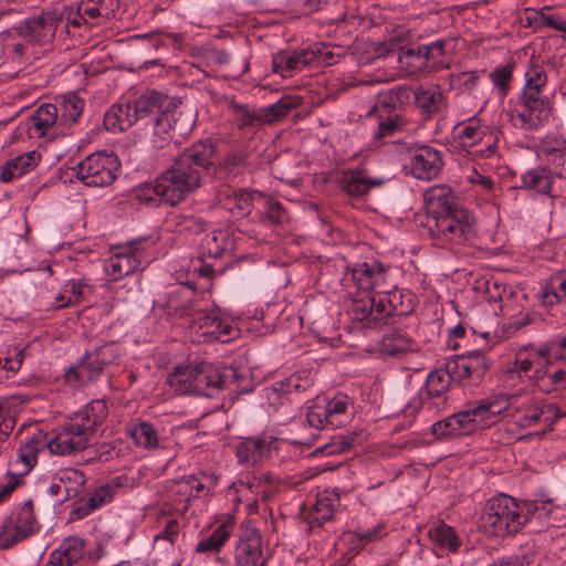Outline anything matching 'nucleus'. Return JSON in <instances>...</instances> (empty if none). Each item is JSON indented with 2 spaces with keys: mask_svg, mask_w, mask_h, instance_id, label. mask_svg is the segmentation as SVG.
<instances>
[{
  "mask_svg": "<svg viewBox=\"0 0 566 566\" xmlns=\"http://www.w3.org/2000/svg\"><path fill=\"white\" fill-rule=\"evenodd\" d=\"M218 146L219 143L212 138L193 143L174 159L172 165L154 184L146 186L138 198L151 206H176L202 186L206 174L224 184L242 176L248 168L249 153L230 149L214 161Z\"/></svg>",
  "mask_w": 566,
  "mask_h": 566,
  "instance_id": "obj_1",
  "label": "nucleus"
},
{
  "mask_svg": "<svg viewBox=\"0 0 566 566\" xmlns=\"http://www.w3.org/2000/svg\"><path fill=\"white\" fill-rule=\"evenodd\" d=\"M129 102L136 123L145 120L151 125L150 142L156 149L187 137L196 125L195 114L185 109L180 99L164 93L148 91Z\"/></svg>",
  "mask_w": 566,
  "mask_h": 566,
  "instance_id": "obj_2",
  "label": "nucleus"
},
{
  "mask_svg": "<svg viewBox=\"0 0 566 566\" xmlns=\"http://www.w3.org/2000/svg\"><path fill=\"white\" fill-rule=\"evenodd\" d=\"M427 227L433 240L465 244L475 237V218L458 202L455 192L447 185H436L424 195Z\"/></svg>",
  "mask_w": 566,
  "mask_h": 566,
  "instance_id": "obj_3",
  "label": "nucleus"
},
{
  "mask_svg": "<svg viewBox=\"0 0 566 566\" xmlns=\"http://www.w3.org/2000/svg\"><path fill=\"white\" fill-rule=\"evenodd\" d=\"M509 406L506 396L471 401L463 410L434 422L431 433L438 439L471 434L494 423Z\"/></svg>",
  "mask_w": 566,
  "mask_h": 566,
  "instance_id": "obj_4",
  "label": "nucleus"
},
{
  "mask_svg": "<svg viewBox=\"0 0 566 566\" xmlns=\"http://www.w3.org/2000/svg\"><path fill=\"white\" fill-rule=\"evenodd\" d=\"M483 530L496 537L514 536L526 526L524 501L500 494L488 501L480 517Z\"/></svg>",
  "mask_w": 566,
  "mask_h": 566,
  "instance_id": "obj_5",
  "label": "nucleus"
},
{
  "mask_svg": "<svg viewBox=\"0 0 566 566\" xmlns=\"http://www.w3.org/2000/svg\"><path fill=\"white\" fill-rule=\"evenodd\" d=\"M119 356L114 343H107L86 352L76 366L65 371V379L75 386H85L97 381L105 368L114 364Z\"/></svg>",
  "mask_w": 566,
  "mask_h": 566,
  "instance_id": "obj_6",
  "label": "nucleus"
},
{
  "mask_svg": "<svg viewBox=\"0 0 566 566\" xmlns=\"http://www.w3.org/2000/svg\"><path fill=\"white\" fill-rule=\"evenodd\" d=\"M119 167L114 154L99 151L87 156L72 169L85 186L106 187L116 180Z\"/></svg>",
  "mask_w": 566,
  "mask_h": 566,
  "instance_id": "obj_7",
  "label": "nucleus"
},
{
  "mask_svg": "<svg viewBox=\"0 0 566 566\" xmlns=\"http://www.w3.org/2000/svg\"><path fill=\"white\" fill-rule=\"evenodd\" d=\"M447 361L454 382L463 388L478 387L491 368V363L482 350L454 355Z\"/></svg>",
  "mask_w": 566,
  "mask_h": 566,
  "instance_id": "obj_8",
  "label": "nucleus"
},
{
  "mask_svg": "<svg viewBox=\"0 0 566 566\" xmlns=\"http://www.w3.org/2000/svg\"><path fill=\"white\" fill-rule=\"evenodd\" d=\"M36 518L33 501L28 500L17 509L0 527V548L8 549L35 533Z\"/></svg>",
  "mask_w": 566,
  "mask_h": 566,
  "instance_id": "obj_9",
  "label": "nucleus"
},
{
  "mask_svg": "<svg viewBox=\"0 0 566 566\" xmlns=\"http://www.w3.org/2000/svg\"><path fill=\"white\" fill-rule=\"evenodd\" d=\"M262 535L251 521L241 524L233 549V566H266Z\"/></svg>",
  "mask_w": 566,
  "mask_h": 566,
  "instance_id": "obj_10",
  "label": "nucleus"
},
{
  "mask_svg": "<svg viewBox=\"0 0 566 566\" xmlns=\"http://www.w3.org/2000/svg\"><path fill=\"white\" fill-rule=\"evenodd\" d=\"M61 21L62 17L56 11H42L23 19L13 30L28 42L43 45L55 36Z\"/></svg>",
  "mask_w": 566,
  "mask_h": 566,
  "instance_id": "obj_11",
  "label": "nucleus"
},
{
  "mask_svg": "<svg viewBox=\"0 0 566 566\" xmlns=\"http://www.w3.org/2000/svg\"><path fill=\"white\" fill-rule=\"evenodd\" d=\"M443 166L442 153L437 148L420 145L410 149L409 168L416 179L432 180L440 175Z\"/></svg>",
  "mask_w": 566,
  "mask_h": 566,
  "instance_id": "obj_12",
  "label": "nucleus"
},
{
  "mask_svg": "<svg viewBox=\"0 0 566 566\" xmlns=\"http://www.w3.org/2000/svg\"><path fill=\"white\" fill-rule=\"evenodd\" d=\"M543 90L523 87L522 94L518 98L523 112L518 117L524 124L533 125L534 118L538 122L547 120L553 111V103L546 95H542Z\"/></svg>",
  "mask_w": 566,
  "mask_h": 566,
  "instance_id": "obj_13",
  "label": "nucleus"
},
{
  "mask_svg": "<svg viewBox=\"0 0 566 566\" xmlns=\"http://www.w3.org/2000/svg\"><path fill=\"white\" fill-rule=\"evenodd\" d=\"M520 181L518 189L534 191L539 196L549 198L552 202L563 199L547 165H539L526 170L521 175Z\"/></svg>",
  "mask_w": 566,
  "mask_h": 566,
  "instance_id": "obj_14",
  "label": "nucleus"
},
{
  "mask_svg": "<svg viewBox=\"0 0 566 566\" xmlns=\"http://www.w3.org/2000/svg\"><path fill=\"white\" fill-rule=\"evenodd\" d=\"M318 50L300 49L294 51L282 50L273 55L272 71L283 77L291 76L293 72L302 71L317 61Z\"/></svg>",
  "mask_w": 566,
  "mask_h": 566,
  "instance_id": "obj_15",
  "label": "nucleus"
},
{
  "mask_svg": "<svg viewBox=\"0 0 566 566\" xmlns=\"http://www.w3.org/2000/svg\"><path fill=\"white\" fill-rule=\"evenodd\" d=\"M190 327L200 336L221 343H228L237 335V329L232 324L205 312L199 313V316L192 321Z\"/></svg>",
  "mask_w": 566,
  "mask_h": 566,
  "instance_id": "obj_16",
  "label": "nucleus"
},
{
  "mask_svg": "<svg viewBox=\"0 0 566 566\" xmlns=\"http://www.w3.org/2000/svg\"><path fill=\"white\" fill-rule=\"evenodd\" d=\"M224 386L221 371L211 363H196V379L192 394L208 398L214 397Z\"/></svg>",
  "mask_w": 566,
  "mask_h": 566,
  "instance_id": "obj_17",
  "label": "nucleus"
},
{
  "mask_svg": "<svg viewBox=\"0 0 566 566\" xmlns=\"http://www.w3.org/2000/svg\"><path fill=\"white\" fill-rule=\"evenodd\" d=\"M85 541L77 536L64 538L50 555L44 566H80L84 557Z\"/></svg>",
  "mask_w": 566,
  "mask_h": 566,
  "instance_id": "obj_18",
  "label": "nucleus"
},
{
  "mask_svg": "<svg viewBox=\"0 0 566 566\" xmlns=\"http://www.w3.org/2000/svg\"><path fill=\"white\" fill-rule=\"evenodd\" d=\"M71 427L72 422L63 424L62 429L46 442V447L52 453L67 455L87 448L90 442L87 438L80 436V433Z\"/></svg>",
  "mask_w": 566,
  "mask_h": 566,
  "instance_id": "obj_19",
  "label": "nucleus"
},
{
  "mask_svg": "<svg viewBox=\"0 0 566 566\" xmlns=\"http://www.w3.org/2000/svg\"><path fill=\"white\" fill-rule=\"evenodd\" d=\"M140 243L142 240L130 241L127 248L109 258L107 271L113 281H118L138 269L140 260L137 245Z\"/></svg>",
  "mask_w": 566,
  "mask_h": 566,
  "instance_id": "obj_20",
  "label": "nucleus"
},
{
  "mask_svg": "<svg viewBox=\"0 0 566 566\" xmlns=\"http://www.w3.org/2000/svg\"><path fill=\"white\" fill-rule=\"evenodd\" d=\"M389 268L388 264L371 259L369 262L355 265L350 270L352 277L358 290L369 292L385 281Z\"/></svg>",
  "mask_w": 566,
  "mask_h": 566,
  "instance_id": "obj_21",
  "label": "nucleus"
},
{
  "mask_svg": "<svg viewBox=\"0 0 566 566\" xmlns=\"http://www.w3.org/2000/svg\"><path fill=\"white\" fill-rule=\"evenodd\" d=\"M234 242L229 231L223 229L213 230L207 233L199 243L200 260L220 259L226 253L231 254Z\"/></svg>",
  "mask_w": 566,
  "mask_h": 566,
  "instance_id": "obj_22",
  "label": "nucleus"
},
{
  "mask_svg": "<svg viewBox=\"0 0 566 566\" xmlns=\"http://www.w3.org/2000/svg\"><path fill=\"white\" fill-rule=\"evenodd\" d=\"M412 96V91L407 85H398L388 91L378 94V98L368 115L377 112L378 115H391V112L401 109L408 105Z\"/></svg>",
  "mask_w": 566,
  "mask_h": 566,
  "instance_id": "obj_23",
  "label": "nucleus"
},
{
  "mask_svg": "<svg viewBox=\"0 0 566 566\" xmlns=\"http://www.w3.org/2000/svg\"><path fill=\"white\" fill-rule=\"evenodd\" d=\"M382 184V179L369 178L366 176L365 170L360 169L344 171L338 180L339 187L353 198H361L371 188L379 187Z\"/></svg>",
  "mask_w": 566,
  "mask_h": 566,
  "instance_id": "obj_24",
  "label": "nucleus"
},
{
  "mask_svg": "<svg viewBox=\"0 0 566 566\" xmlns=\"http://www.w3.org/2000/svg\"><path fill=\"white\" fill-rule=\"evenodd\" d=\"M339 502V493L335 490H324L319 493L311 515V527L323 526L326 522L332 521Z\"/></svg>",
  "mask_w": 566,
  "mask_h": 566,
  "instance_id": "obj_25",
  "label": "nucleus"
},
{
  "mask_svg": "<svg viewBox=\"0 0 566 566\" xmlns=\"http://www.w3.org/2000/svg\"><path fill=\"white\" fill-rule=\"evenodd\" d=\"M40 158V154L30 151L4 161L0 166V180L2 182H10L22 177L39 164Z\"/></svg>",
  "mask_w": 566,
  "mask_h": 566,
  "instance_id": "obj_26",
  "label": "nucleus"
},
{
  "mask_svg": "<svg viewBox=\"0 0 566 566\" xmlns=\"http://www.w3.org/2000/svg\"><path fill=\"white\" fill-rule=\"evenodd\" d=\"M104 127L106 130L116 133L125 132L136 124L130 102L116 103L112 105L104 115Z\"/></svg>",
  "mask_w": 566,
  "mask_h": 566,
  "instance_id": "obj_27",
  "label": "nucleus"
},
{
  "mask_svg": "<svg viewBox=\"0 0 566 566\" xmlns=\"http://www.w3.org/2000/svg\"><path fill=\"white\" fill-rule=\"evenodd\" d=\"M119 4V0H81L80 10L91 18V25H99L114 18Z\"/></svg>",
  "mask_w": 566,
  "mask_h": 566,
  "instance_id": "obj_28",
  "label": "nucleus"
},
{
  "mask_svg": "<svg viewBox=\"0 0 566 566\" xmlns=\"http://www.w3.org/2000/svg\"><path fill=\"white\" fill-rule=\"evenodd\" d=\"M454 382V378L448 370V361L443 366L431 370L426 379L424 390L428 398L447 400V392L450 389L451 384Z\"/></svg>",
  "mask_w": 566,
  "mask_h": 566,
  "instance_id": "obj_29",
  "label": "nucleus"
},
{
  "mask_svg": "<svg viewBox=\"0 0 566 566\" xmlns=\"http://www.w3.org/2000/svg\"><path fill=\"white\" fill-rule=\"evenodd\" d=\"M549 502L524 501V517L526 526L532 533H541L553 526L551 522Z\"/></svg>",
  "mask_w": 566,
  "mask_h": 566,
  "instance_id": "obj_30",
  "label": "nucleus"
},
{
  "mask_svg": "<svg viewBox=\"0 0 566 566\" xmlns=\"http://www.w3.org/2000/svg\"><path fill=\"white\" fill-rule=\"evenodd\" d=\"M57 112V107L53 104L45 103L40 105L29 117V134L44 137L48 130L56 123Z\"/></svg>",
  "mask_w": 566,
  "mask_h": 566,
  "instance_id": "obj_31",
  "label": "nucleus"
},
{
  "mask_svg": "<svg viewBox=\"0 0 566 566\" xmlns=\"http://www.w3.org/2000/svg\"><path fill=\"white\" fill-rule=\"evenodd\" d=\"M302 104V98L295 95H284L276 103L266 107H261V114L266 124H273L285 118L292 109L297 108Z\"/></svg>",
  "mask_w": 566,
  "mask_h": 566,
  "instance_id": "obj_32",
  "label": "nucleus"
},
{
  "mask_svg": "<svg viewBox=\"0 0 566 566\" xmlns=\"http://www.w3.org/2000/svg\"><path fill=\"white\" fill-rule=\"evenodd\" d=\"M386 302L389 303L390 313L394 316H408L413 313L417 298L410 290L395 287L386 292Z\"/></svg>",
  "mask_w": 566,
  "mask_h": 566,
  "instance_id": "obj_33",
  "label": "nucleus"
},
{
  "mask_svg": "<svg viewBox=\"0 0 566 566\" xmlns=\"http://www.w3.org/2000/svg\"><path fill=\"white\" fill-rule=\"evenodd\" d=\"M428 536L436 546L450 553H457L461 546V539L454 530L443 522L431 526Z\"/></svg>",
  "mask_w": 566,
  "mask_h": 566,
  "instance_id": "obj_34",
  "label": "nucleus"
},
{
  "mask_svg": "<svg viewBox=\"0 0 566 566\" xmlns=\"http://www.w3.org/2000/svg\"><path fill=\"white\" fill-rule=\"evenodd\" d=\"M127 431L138 447L147 450H154L159 446L158 433L150 422H130Z\"/></svg>",
  "mask_w": 566,
  "mask_h": 566,
  "instance_id": "obj_35",
  "label": "nucleus"
},
{
  "mask_svg": "<svg viewBox=\"0 0 566 566\" xmlns=\"http://www.w3.org/2000/svg\"><path fill=\"white\" fill-rule=\"evenodd\" d=\"M196 379V364L177 366L168 376L167 384L178 395L192 394Z\"/></svg>",
  "mask_w": 566,
  "mask_h": 566,
  "instance_id": "obj_36",
  "label": "nucleus"
},
{
  "mask_svg": "<svg viewBox=\"0 0 566 566\" xmlns=\"http://www.w3.org/2000/svg\"><path fill=\"white\" fill-rule=\"evenodd\" d=\"M415 346V340L399 329L384 335L381 339V350L389 356H399L412 352Z\"/></svg>",
  "mask_w": 566,
  "mask_h": 566,
  "instance_id": "obj_37",
  "label": "nucleus"
},
{
  "mask_svg": "<svg viewBox=\"0 0 566 566\" xmlns=\"http://www.w3.org/2000/svg\"><path fill=\"white\" fill-rule=\"evenodd\" d=\"M228 198L233 201L232 213L243 218L252 212L255 199L263 198V195L258 190L238 188L232 189Z\"/></svg>",
  "mask_w": 566,
  "mask_h": 566,
  "instance_id": "obj_38",
  "label": "nucleus"
},
{
  "mask_svg": "<svg viewBox=\"0 0 566 566\" xmlns=\"http://www.w3.org/2000/svg\"><path fill=\"white\" fill-rule=\"evenodd\" d=\"M232 526V521H227L220 524L208 537L201 539L197 544L196 552L199 554L219 553L229 539Z\"/></svg>",
  "mask_w": 566,
  "mask_h": 566,
  "instance_id": "obj_39",
  "label": "nucleus"
},
{
  "mask_svg": "<svg viewBox=\"0 0 566 566\" xmlns=\"http://www.w3.org/2000/svg\"><path fill=\"white\" fill-rule=\"evenodd\" d=\"M359 433L352 431L346 433H338L331 438L329 442H326L324 446H321L316 448L311 455H318V454H325V455H333L343 453L347 450H349L356 442V440L359 438Z\"/></svg>",
  "mask_w": 566,
  "mask_h": 566,
  "instance_id": "obj_40",
  "label": "nucleus"
},
{
  "mask_svg": "<svg viewBox=\"0 0 566 566\" xmlns=\"http://www.w3.org/2000/svg\"><path fill=\"white\" fill-rule=\"evenodd\" d=\"M84 107L85 101L80 97L76 92H69L64 94L61 102V120L72 124L77 123Z\"/></svg>",
  "mask_w": 566,
  "mask_h": 566,
  "instance_id": "obj_41",
  "label": "nucleus"
},
{
  "mask_svg": "<svg viewBox=\"0 0 566 566\" xmlns=\"http://www.w3.org/2000/svg\"><path fill=\"white\" fill-rule=\"evenodd\" d=\"M413 95L418 107L428 115L440 111L443 102V94L439 88L420 87Z\"/></svg>",
  "mask_w": 566,
  "mask_h": 566,
  "instance_id": "obj_42",
  "label": "nucleus"
},
{
  "mask_svg": "<svg viewBox=\"0 0 566 566\" xmlns=\"http://www.w3.org/2000/svg\"><path fill=\"white\" fill-rule=\"evenodd\" d=\"M378 129L375 134L376 140L391 137L396 132L403 130L407 125L406 118L400 114L378 115Z\"/></svg>",
  "mask_w": 566,
  "mask_h": 566,
  "instance_id": "obj_43",
  "label": "nucleus"
},
{
  "mask_svg": "<svg viewBox=\"0 0 566 566\" xmlns=\"http://www.w3.org/2000/svg\"><path fill=\"white\" fill-rule=\"evenodd\" d=\"M231 109L237 114L238 127L245 129L248 127H260L264 125L261 108L252 109L248 105H241L238 103L231 104Z\"/></svg>",
  "mask_w": 566,
  "mask_h": 566,
  "instance_id": "obj_44",
  "label": "nucleus"
},
{
  "mask_svg": "<svg viewBox=\"0 0 566 566\" xmlns=\"http://www.w3.org/2000/svg\"><path fill=\"white\" fill-rule=\"evenodd\" d=\"M197 304L198 303L192 300H187L180 303L178 294L170 293L166 304V311L168 314H175L179 317H193L195 319L199 316V313H203L197 308Z\"/></svg>",
  "mask_w": 566,
  "mask_h": 566,
  "instance_id": "obj_45",
  "label": "nucleus"
},
{
  "mask_svg": "<svg viewBox=\"0 0 566 566\" xmlns=\"http://www.w3.org/2000/svg\"><path fill=\"white\" fill-rule=\"evenodd\" d=\"M554 157L547 160V167L554 179L556 188L566 200V154L553 153Z\"/></svg>",
  "mask_w": 566,
  "mask_h": 566,
  "instance_id": "obj_46",
  "label": "nucleus"
},
{
  "mask_svg": "<svg viewBox=\"0 0 566 566\" xmlns=\"http://www.w3.org/2000/svg\"><path fill=\"white\" fill-rule=\"evenodd\" d=\"M289 220L285 207L277 200H266L265 210L260 212L259 221L264 224L283 226Z\"/></svg>",
  "mask_w": 566,
  "mask_h": 566,
  "instance_id": "obj_47",
  "label": "nucleus"
},
{
  "mask_svg": "<svg viewBox=\"0 0 566 566\" xmlns=\"http://www.w3.org/2000/svg\"><path fill=\"white\" fill-rule=\"evenodd\" d=\"M373 304V301H370V294H367L355 298L350 308L354 319L364 323L365 326L369 328H374Z\"/></svg>",
  "mask_w": 566,
  "mask_h": 566,
  "instance_id": "obj_48",
  "label": "nucleus"
},
{
  "mask_svg": "<svg viewBox=\"0 0 566 566\" xmlns=\"http://www.w3.org/2000/svg\"><path fill=\"white\" fill-rule=\"evenodd\" d=\"M247 441L254 454V463H258L269 457L272 449H276L277 439L272 436L262 434L260 437L247 438Z\"/></svg>",
  "mask_w": 566,
  "mask_h": 566,
  "instance_id": "obj_49",
  "label": "nucleus"
},
{
  "mask_svg": "<svg viewBox=\"0 0 566 566\" xmlns=\"http://www.w3.org/2000/svg\"><path fill=\"white\" fill-rule=\"evenodd\" d=\"M373 301V322L374 327L388 324V319L394 316L390 313L389 303L386 302V292L370 294Z\"/></svg>",
  "mask_w": 566,
  "mask_h": 566,
  "instance_id": "obj_50",
  "label": "nucleus"
},
{
  "mask_svg": "<svg viewBox=\"0 0 566 566\" xmlns=\"http://www.w3.org/2000/svg\"><path fill=\"white\" fill-rule=\"evenodd\" d=\"M180 482H185L191 486V490H195L197 493H201L206 489L208 491L213 490L217 485V478L214 475L200 472L198 474L184 475L177 483Z\"/></svg>",
  "mask_w": 566,
  "mask_h": 566,
  "instance_id": "obj_51",
  "label": "nucleus"
},
{
  "mask_svg": "<svg viewBox=\"0 0 566 566\" xmlns=\"http://www.w3.org/2000/svg\"><path fill=\"white\" fill-rule=\"evenodd\" d=\"M275 390L282 394L303 392L311 387V381L300 375H292L275 382Z\"/></svg>",
  "mask_w": 566,
  "mask_h": 566,
  "instance_id": "obj_52",
  "label": "nucleus"
},
{
  "mask_svg": "<svg viewBox=\"0 0 566 566\" xmlns=\"http://www.w3.org/2000/svg\"><path fill=\"white\" fill-rule=\"evenodd\" d=\"M514 63H507L504 66L496 67L491 73V80L502 95H506L510 90V82L513 75Z\"/></svg>",
  "mask_w": 566,
  "mask_h": 566,
  "instance_id": "obj_53",
  "label": "nucleus"
},
{
  "mask_svg": "<svg viewBox=\"0 0 566 566\" xmlns=\"http://www.w3.org/2000/svg\"><path fill=\"white\" fill-rule=\"evenodd\" d=\"M85 415L92 418L88 429L102 424L108 416L107 403L103 399L93 400L84 408Z\"/></svg>",
  "mask_w": 566,
  "mask_h": 566,
  "instance_id": "obj_54",
  "label": "nucleus"
},
{
  "mask_svg": "<svg viewBox=\"0 0 566 566\" xmlns=\"http://www.w3.org/2000/svg\"><path fill=\"white\" fill-rule=\"evenodd\" d=\"M547 84V74L543 66L538 64L531 63L527 71L525 72V85L524 87H528L530 90L545 88Z\"/></svg>",
  "mask_w": 566,
  "mask_h": 566,
  "instance_id": "obj_55",
  "label": "nucleus"
},
{
  "mask_svg": "<svg viewBox=\"0 0 566 566\" xmlns=\"http://www.w3.org/2000/svg\"><path fill=\"white\" fill-rule=\"evenodd\" d=\"M417 54H420V63L416 65L418 69H424L429 66V62L431 61V69L437 71L441 65V57L436 55V51L430 43L421 44L417 46Z\"/></svg>",
  "mask_w": 566,
  "mask_h": 566,
  "instance_id": "obj_56",
  "label": "nucleus"
},
{
  "mask_svg": "<svg viewBox=\"0 0 566 566\" xmlns=\"http://www.w3.org/2000/svg\"><path fill=\"white\" fill-rule=\"evenodd\" d=\"M539 410L541 423H544L547 427L546 429L538 433L542 437L547 431H551L553 429L554 423L557 421L560 415L558 407L554 403H539Z\"/></svg>",
  "mask_w": 566,
  "mask_h": 566,
  "instance_id": "obj_57",
  "label": "nucleus"
},
{
  "mask_svg": "<svg viewBox=\"0 0 566 566\" xmlns=\"http://www.w3.org/2000/svg\"><path fill=\"white\" fill-rule=\"evenodd\" d=\"M113 497V486L111 484H104L97 488L86 501L88 502V507L96 510L99 506L111 502Z\"/></svg>",
  "mask_w": 566,
  "mask_h": 566,
  "instance_id": "obj_58",
  "label": "nucleus"
},
{
  "mask_svg": "<svg viewBox=\"0 0 566 566\" xmlns=\"http://www.w3.org/2000/svg\"><path fill=\"white\" fill-rule=\"evenodd\" d=\"M181 220L178 226L181 227V231L198 234L206 230L207 222L198 216H181Z\"/></svg>",
  "mask_w": 566,
  "mask_h": 566,
  "instance_id": "obj_59",
  "label": "nucleus"
},
{
  "mask_svg": "<svg viewBox=\"0 0 566 566\" xmlns=\"http://www.w3.org/2000/svg\"><path fill=\"white\" fill-rule=\"evenodd\" d=\"M541 151L546 159L554 157L553 153L566 154V139L564 138H552L543 140L541 145Z\"/></svg>",
  "mask_w": 566,
  "mask_h": 566,
  "instance_id": "obj_60",
  "label": "nucleus"
},
{
  "mask_svg": "<svg viewBox=\"0 0 566 566\" xmlns=\"http://www.w3.org/2000/svg\"><path fill=\"white\" fill-rule=\"evenodd\" d=\"M461 145L464 147H472L482 139V130L479 126L467 125L459 134Z\"/></svg>",
  "mask_w": 566,
  "mask_h": 566,
  "instance_id": "obj_61",
  "label": "nucleus"
},
{
  "mask_svg": "<svg viewBox=\"0 0 566 566\" xmlns=\"http://www.w3.org/2000/svg\"><path fill=\"white\" fill-rule=\"evenodd\" d=\"M77 421L72 422V429H75L80 436H84L90 441L91 437L95 433L97 427H92L88 429V424L92 421L90 416L85 415V410H81L76 417Z\"/></svg>",
  "mask_w": 566,
  "mask_h": 566,
  "instance_id": "obj_62",
  "label": "nucleus"
},
{
  "mask_svg": "<svg viewBox=\"0 0 566 566\" xmlns=\"http://www.w3.org/2000/svg\"><path fill=\"white\" fill-rule=\"evenodd\" d=\"M306 421L313 428L323 430L328 429L326 423V412L323 407L316 406L311 408L306 413Z\"/></svg>",
  "mask_w": 566,
  "mask_h": 566,
  "instance_id": "obj_63",
  "label": "nucleus"
},
{
  "mask_svg": "<svg viewBox=\"0 0 566 566\" xmlns=\"http://www.w3.org/2000/svg\"><path fill=\"white\" fill-rule=\"evenodd\" d=\"M562 298L560 292L553 283L545 284L541 290L539 300L544 306H553L559 303Z\"/></svg>",
  "mask_w": 566,
  "mask_h": 566,
  "instance_id": "obj_64",
  "label": "nucleus"
}]
</instances>
